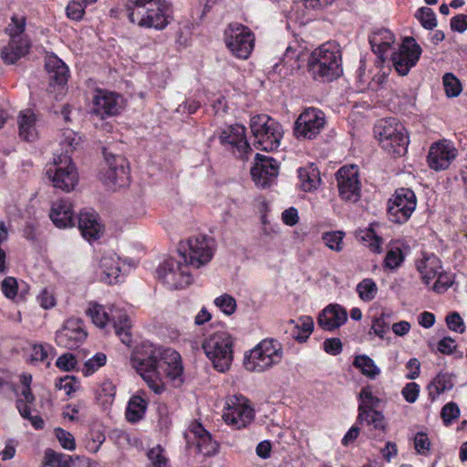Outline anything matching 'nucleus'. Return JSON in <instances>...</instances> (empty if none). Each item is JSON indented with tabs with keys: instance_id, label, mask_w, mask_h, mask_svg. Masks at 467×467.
Listing matches in <instances>:
<instances>
[{
	"instance_id": "f257e3e1",
	"label": "nucleus",
	"mask_w": 467,
	"mask_h": 467,
	"mask_svg": "<svg viewBox=\"0 0 467 467\" xmlns=\"http://www.w3.org/2000/svg\"><path fill=\"white\" fill-rule=\"evenodd\" d=\"M130 363L149 388L157 394L164 389V376L178 386L183 381L182 358L172 348L144 343L141 348L132 355Z\"/></svg>"
},
{
	"instance_id": "f03ea898",
	"label": "nucleus",
	"mask_w": 467,
	"mask_h": 467,
	"mask_svg": "<svg viewBox=\"0 0 467 467\" xmlns=\"http://www.w3.org/2000/svg\"><path fill=\"white\" fill-rule=\"evenodd\" d=\"M308 71L316 80L327 82L337 78L343 72L341 53L334 43H326L309 54Z\"/></svg>"
},
{
	"instance_id": "7ed1b4c3",
	"label": "nucleus",
	"mask_w": 467,
	"mask_h": 467,
	"mask_svg": "<svg viewBox=\"0 0 467 467\" xmlns=\"http://www.w3.org/2000/svg\"><path fill=\"white\" fill-rule=\"evenodd\" d=\"M374 133L382 149L394 158L407 152L409 136L404 126L396 119L379 120L374 127Z\"/></svg>"
},
{
	"instance_id": "20e7f679",
	"label": "nucleus",
	"mask_w": 467,
	"mask_h": 467,
	"mask_svg": "<svg viewBox=\"0 0 467 467\" xmlns=\"http://www.w3.org/2000/svg\"><path fill=\"white\" fill-rule=\"evenodd\" d=\"M283 354V348L277 340L265 338L245 353L244 366L250 372L261 373L279 364Z\"/></svg>"
},
{
	"instance_id": "39448f33",
	"label": "nucleus",
	"mask_w": 467,
	"mask_h": 467,
	"mask_svg": "<svg viewBox=\"0 0 467 467\" xmlns=\"http://www.w3.org/2000/svg\"><path fill=\"white\" fill-rule=\"evenodd\" d=\"M250 129L257 150L272 151L276 150L283 138L282 126L268 115H256L250 119Z\"/></svg>"
},
{
	"instance_id": "423d86ee",
	"label": "nucleus",
	"mask_w": 467,
	"mask_h": 467,
	"mask_svg": "<svg viewBox=\"0 0 467 467\" xmlns=\"http://www.w3.org/2000/svg\"><path fill=\"white\" fill-rule=\"evenodd\" d=\"M25 27L26 17L14 15L11 18V23L5 29L10 36V40L7 45L3 47L0 52V57L4 63L7 65L15 64L28 53L30 43L24 35Z\"/></svg>"
},
{
	"instance_id": "0eeeda50",
	"label": "nucleus",
	"mask_w": 467,
	"mask_h": 467,
	"mask_svg": "<svg viewBox=\"0 0 467 467\" xmlns=\"http://www.w3.org/2000/svg\"><path fill=\"white\" fill-rule=\"evenodd\" d=\"M171 16V6L167 0L148 2V5L134 8L129 13V18L132 23L158 30L167 26Z\"/></svg>"
},
{
	"instance_id": "6e6552de",
	"label": "nucleus",
	"mask_w": 467,
	"mask_h": 467,
	"mask_svg": "<svg viewBox=\"0 0 467 467\" xmlns=\"http://www.w3.org/2000/svg\"><path fill=\"white\" fill-rule=\"evenodd\" d=\"M215 250V241L207 235H197L181 242L178 251L183 261L200 268L209 263Z\"/></svg>"
},
{
	"instance_id": "1a4fd4ad",
	"label": "nucleus",
	"mask_w": 467,
	"mask_h": 467,
	"mask_svg": "<svg viewBox=\"0 0 467 467\" xmlns=\"http://www.w3.org/2000/svg\"><path fill=\"white\" fill-rule=\"evenodd\" d=\"M207 358L214 368L225 372L233 361V338L226 332H217L209 337L202 344Z\"/></svg>"
},
{
	"instance_id": "9d476101",
	"label": "nucleus",
	"mask_w": 467,
	"mask_h": 467,
	"mask_svg": "<svg viewBox=\"0 0 467 467\" xmlns=\"http://www.w3.org/2000/svg\"><path fill=\"white\" fill-rule=\"evenodd\" d=\"M86 312L99 327H104L109 322H112L115 333L121 342L126 346L131 344V322L127 315L120 313L109 315L103 306L98 304L90 305Z\"/></svg>"
},
{
	"instance_id": "9b49d317",
	"label": "nucleus",
	"mask_w": 467,
	"mask_h": 467,
	"mask_svg": "<svg viewBox=\"0 0 467 467\" xmlns=\"http://www.w3.org/2000/svg\"><path fill=\"white\" fill-rule=\"evenodd\" d=\"M105 167L100 171V178L103 182L111 188H122L130 182V169L126 158L116 155L106 149L103 150Z\"/></svg>"
},
{
	"instance_id": "f8f14e48",
	"label": "nucleus",
	"mask_w": 467,
	"mask_h": 467,
	"mask_svg": "<svg viewBox=\"0 0 467 467\" xmlns=\"http://www.w3.org/2000/svg\"><path fill=\"white\" fill-rule=\"evenodd\" d=\"M224 40L231 52L242 59L248 58L254 46L253 32L239 23H232L227 26L224 31Z\"/></svg>"
},
{
	"instance_id": "ddd939ff",
	"label": "nucleus",
	"mask_w": 467,
	"mask_h": 467,
	"mask_svg": "<svg viewBox=\"0 0 467 467\" xmlns=\"http://www.w3.org/2000/svg\"><path fill=\"white\" fill-rule=\"evenodd\" d=\"M47 174L55 188L67 192L74 190L78 182L77 169L69 155H56L54 168H49Z\"/></svg>"
},
{
	"instance_id": "4468645a",
	"label": "nucleus",
	"mask_w": 467,
	"mask_h": 467,
	"mask_svg": "<svg viewBox=\"0 0 467 467\" xmlns=\"http://www.w3.org/2000/svg\"><path fill=\"white\" fill-rule=\"evenodd\" d=\"M189 265L174 258L166 259L157 269L158 277L170 289L185 288L192 282Z\"/></svg>"
},
{
	"instance_id": "2eb2a0df",
	"label": "nucleus",
	"mask_w": 467,
	"mask_h": 467,
	"mask_svg": "<svg viewBox=\"0 0 467 467\" xmlns=\"http://www.w3.org/2000/svg\"><path fill=\"white\" fill-rule=\"evenodd\" d=\"M417 205L414 192L409 188L398 189L389 201L388 213L389 220L403 223L409 220Z\"/></svg>"
},
{
	"instance_id": "dca6fc26",
	"label": "nucleus",
	"mask_w": 467,
	"mask_h": 467,
	"mask_svg": "<svg viewBox=\"0 0 467 467\" xmlns=\"http://www.w3.org/2000/svg\"><path fill=\"white\" fill-rule=\"evenodd\" d=\"M421 53L422 49L416 40L411 36H407L399 49L392 53V66L399 75L406 76L416 66Z\"/></svg>"
},
{
	"instance_id": "f3484780",
	"label": "nucleus",
	"mask_w": 467,
	"mask_h": 467,
	"mask_svg": "<svg viewBox=\"0 0 467 467\" xmlns=\"http://www.w3.org/2000/svg\"><path fill=\"white\" fill-rule=\"evenodd\" d=\"M325 113L316 108H309L302 112L295 122L294 133L297 139L312 140L324 129Z\"/></svg>"
},
{
	"instance_id": "a211bd4d",
	"label": "nucleus",
	"mask_w": 467,
	"mask_h": 467,
	"mask_svg": "<svg viewBox=\"0 0 467 467\" xmlns=\"http://www.w3.org/2000/svg\"><path fill=\"white\" fill-rule=\"evenodd\" d=\"M361 400L358 406V421L360 424L372 425L374 429L384 431L385 419L381 412L374 410L378 407L379 400L373 396L369 388H363L359 393Z\"/></svg>"
},
{
	"instance_id": "6ab92c4d",
	"label": "nucleus",
	"mask_w": 467,
	"mask_h": 467,
	"mask_svg": "<svg viewBox=\"0 0 467 467\" xmlns=\"http://www.w3.org/2000/svg\"><path fill=\"white\" fill-rule=\"evenodd\" d=\"M339 196L348 202H356L360 198V182L357 165H346L336 172Z\"/></svg>"
},
{
	"instance_id": "aec40b11",
	"label": "nucleus",
	"mask_w": 467,
	"mask_h": 467,
	"mask_svg": "<svg viewBox=\"0 0 467 467\" xmlns=\"http://www.w3.org/2000/svg\"><path fill=\"white\" fill-rule=\"evenodd\" d=\"M223 418L224 421L235 430L245 428L254 418V411L244 397H234V400L228 403Z\"/></svg>"
},
{
	"instance_id": "412c9836",
	"label": "nucleus",
	"mask_w": 467,
	"mask_h": 467,
	"mask_svg": "<svg viewBox=\"0 0 467 467\" xmlns=\"http://www.w3.org/2000/svg\"><path fill=\"white\" fill-rule=\"evenodd\" d=\"M87 336L82 320L68 318L62 328L56 333V342L59 347L74 349L84 343Z\"/></svg>"
},
{
	"instance_id": "4be33fe9",
	"label": "nucleus",
	"mask_w": 467,
	"mask_h": 467,
	"mask_svg": "<svg viewBox=\"0 0 467 467\" xmlns=\"http://www.w3.org/2000/svg\"><path fill=\"white\" fill-rule=\"evenodd\" d=\"M124 107L120 95L99 89L93 98V113L101 119L119 114Z\"/></svg>"
},
{
	"instance_id": "5701e85b",
	"label": "nucleus",
	"mask_w": 467,
	"mask_h": 467,
	"mask_svg": "<svg viewBox=\"0 0 467 467\" xmlns=\"http://www.w3.org/2000/svg\"><path fill=\"white\" fill-rule=\"evenodd\" d=\"M254 166L251 169V175L255 184L265 188L278 175V162L272 157L256 153Z\"/></svg>"
},
{
	"instance_id": "b1692460",
	"label": "nucleus",
	"mask_w": 467,
	"mask_h": 467,
	"mask_svg": "<svg viewBox=\"0 0 467 467\" xmlns=\"http://www.w3.org/2000/svg\"><path fill=\"white\" fill-rule=\"evenodd\" d=\"M457 150L447 140L433 143L428 153L429 166L435 171H443L449 168L457 156Z\"/></svg>"
},
{
	"instance_id": "393cba45",
	"label": "nucleus",
	"mask_w": 467,
	"mask_h": 467,
	"mask_svg": "<svg viewBox=\"0 0 467 467\" xmlns=\"http://www.w3.org/2000/svg\"><path fill=\"white\" fill-rule=\"evenodd\" d=\"M245 127L240 124L232 125L224 129L220 135V141L223 145H230L234 153L241 159L246 157L251 147L245 136Z\"/></svg>"
},
{
	"instance_id": "a878e982",
	"label": "nucleus",
	"mask_w": 467,
	"mask_h": 467,
	"mask_svg": "<svg viewBox=\"0 0 467 467\" xmlns=\"http://www.w3.org/2000/svg\"><path fill=\"white\" fill-rule=\"evenodd\" d=\"M347 320V310L340 305L331 304L322 310L317 322L324 330L332 331L341 327Z\"/></svg>"
},
{
	"instance_id": "bb28decb",
	"label": "nucleus",
	"mask_w": 467,
	"mask_h": 467,
	"mask_svg": "<svg viewBox=\"0 0 467 467\" xmlns=\"http://www.w3.org/2000/svg\"><path fill=\"white\" fill-rule=\"evenodd\" d=\"M49 217L58 228H67L74 225V212L72 203L67 200H58L52 204Z\"/></svg>"
},
{
	"instance_id": "cd10ccee",
	"label": "nucleus",
	"mask_w": 467,
	"mask_h": 467,
	"mask_svg": "<svg viewBox=\"0 0 467 467\" xmlns=\"http://www.w3.org/2000/svg\"><path fill=\"white\" fill-rule=\"evenodd\" d=\"M78 229L87 240H97L100 237L102 228L94 211L81 212L78 214Z\"/></svg>"
},
{
	"instance_id": "c85d7f7f",
	"label": "nucleus",
	"mask_w": 467,
	"mask_h": 467,
	"mask_svg": "<svg viewBox=\"0 0 467 467\" xmlns=\"http://www.w3.org/2000/svg\"><path fill=\"white\" fill-rule=\"evenodd\" d=\"M45 67L48 74L50 85L62 86L67 82L68 68L57 56H47L46 57Z\"/></svg>"
},
{
	"instance_id": "c756f323",
	"label": "nucleus",
	"mask_w": 467,
	"mask_h": 467,
	"mask_svg": "<svg viewBox=\"0 0 467 467\" xmlns=\"http://www.w3.org/2000/svg\"><path fill=\"white\" fill-rule=\"evenodd\" d=\"M101 279L109 285L119 282L120 273L119 258L115 254H104L99 262Z\"/></svg>"
},
{
	"instance_id": "7c9ffc66",
	"label": "nucleus",
	"mask_w": 467,
	"mask_h": 467,
	"mask_svg": "<svg viewBox=\"0 0 467 467\" xmlns=\"http://www.w3.org/2000/svg\"><path fill=\"white\" fill-rule=\"evenodd\" d=\"M394 42V35L386 28L377 29L369 36L371 48L381 60H384V55L389 51Z\"/></svg>"
},
{
	"instance_id": "2f4dec72",
	"label": "nucleus",
	"mask_w": 467,
	"mask_h": 467,
	"mask_svg": "<svg viewBox=\"0 0 467 467\" xmlns=\"http://www.w3.org/2000/svg\"><path fill=\"white\" fill-rule=\"evenodd\" d=\"M191 432L197 438V448L205 456L214 455L219 448L218 443L213 440L212 435L202 427L201 423H193Z\"/></svg>"
},
{
	"instance_id": "473e14b6",
	"label": "nucleus",
	"mask_w": 467,
	"mask_h": 467,
	"mask_svg": "<svg viewBox=\"0 0 467 467\" xmlns=\"http://www.w3.org/2000/svg\"><path fill=\"white\" fill-rule=\"evenodd\" d=\"M309 54L300 46L286 47L282 58L281 64L290 72L298 70L302 67L303 62L308 63Z\"/></svg>"
},
{
	"instance_id": "72a5a7b5",
	"label": "nucleus",
	"mask_w": 467,
	"mask_h": 467,
	"mask_svg": "<svg viewBox=\"0 0 467 467\" xmlns=\"http://www.w3.org/2000/svg\"><path fill=\"white\" fill-rule=\"evenodd\" d=\"M287 326L293 338L298 342H305L313 331L314 321L312 317L305 316L297 320L290 319Z\"/></svg>"
},
{
	"instance_id": "f704fd0d",
	"label": "nucleus",
	"mask_w": 467,
	"mask_h": 467,
	"mask_svg": "<svg viewBox=\"0 0 467 467\" xmlns=\"http://www.w3.org/2000/svg\"><path fill=\"white\" fill-rule=\"evenodd\" d=\"M19 136L26 141H33L36 138V116L29 110L21 111L18 116Z\"/></svg>"
},
{
	"instance_id": "c9c22d12",
	"label": "nucleus",
	"mask_w": 467,
	"mask_h": 467,
	"mask_svg": "<svg viewBox=\"0 0 467 467\" xmlns=\"http://www.w3.org/2000/svg\"><path fill=\"white\" fill-rule=\"evenodd\" d=\"M298 177L301 188L305 192L316 190L321 182L319 171L314 164L300 168L298 170Z\"/></svg>"
},
{
	"instance_id": "e433bc0d",
	"label": "nucleus",
	"mask_w": 467,
	"mask_h": 467,
	"mask_svg": "<svg viewBox=\"0 0 467 467\" xmlns=\"http://www.w3.org/2000/svg\"><path fill=\"white\" fill-rule=\"evenodd\" d=\"M452 387L453 382L451 375L439 373L427 387L429 397L431 400H435L440 394L451 389Z\"/></svg>"
},
{
	"instance_id": "4c0bfd02",
	"label": "nucleus",
	"mask_w": 467,
	"mask_h": 467,
	"mask_svg": "<svg viewBox=\"0 0 467 467\" xmlns=\"http://www.w3.org/2000/svg\"><path fill=\"white\" fill-rule=\"evenodd\" d=\"M147 401L140 396H132L128 403L126 418L130 422H137L141 420L146 412Z\"/></svg>"
},
{
	"instance_id": "58836bf2",
	"label": "nucleus",
	"mask_w": 467,
	"mask_h": 467,
	"mask_svg": "<svg viewBox=\"0 0 467 467\" xmlns=\"http://www.w3.org/2000/svg\"><path fill=\"white\" fill-rule=\"evenodd\" d=\"M417 268L421 274L423 282L429 285L441 269L440 260L435 255L428 256L424 261L418 263Z\"/></svg>"
},
{
	"instance_id": "ea45409f",
	"label": "nucleus",
	"mask_w": 467,
	"mask_h": 467,
	"mask_svg": "<svg viewBox=\"0 0 467 467\" xmlns=\"http://www.w3.org/2000/svg\"><path fill=\"white\" fill-rule=\"evenodd\" d=\"M353 365L358 368L364 376L371 379H374L380 373V369L376 366L373 359L367 355L357 356Z\"/></svg>"
},
{
	"instance_id": "a19ab883",
	"label": "nucleus",
	"mask_w": 467,
	"mask_h": 467,
	"mask_svg": "<svg viewBox=\"0 0 467 467\" xmlns=\"http://www.w3.org/2000/svg\"><path fill=\"white\" fill-rule=\"evenodd\" d=\"M70 456L47 450L42 467H69Z\"/></svg>"
},
{
	"instance_id": "79ce46f5",
	"label": "nucleus",
	"mask_w": 467,
	"mask_h": 467,
	"mask_svg": "<svg viewBox=\"0 0 467 467\" xmlns=\"http://www.w3.org/2000/svg\"><path fill=\"white\" fill-rule=\"evenodd\" d=\"M81 137L72 130H65L62 132L60 139V145L63 147L65 152L60 155H68L80 144Z\"/></svg>"
},
{
	"instance_id": "37998d69",
	"label": "nucleus",
	"mask_w": 467,
	"mask_h": 467,
	"mask_svg": "<svg viewBox=\"0 0 467 467\" xmlns=\"http://www.w3.org/2000/svg\"><path fill=\"white\" fill-rule=\"evenodd\" d=\"M357 291L363 301L369 302L375 298L378 287L372 279L367 278L357 285Z\"/></svg>"
},
{
	"instance_id": "c03bdc74",
	"label": "nucleus",
	"mask_w": 467,
	"mask_h": 467,
	"mask_svg": "<svg viewBox=\"0 0 467 467\" xmlns=\"http://www.w3.org/2000/svg\"><path fill=\"white\" fill-rule=\"evenodd\" d=\"M404 261V254L398 246L390 247L384 260V266L390 270H395L401 265Z\"/></svg>"
},
{
	"instance_id": "a18cd8bd",
	"label": "nucleus",
	"mask_w": 467,
	"mask_h": 467,
	"mask_svg": "<svg viewBox=\"0 0 467 467\" xmlns=\"http://www.w3.org/2000/svg\"><path fill=\"white\" fill-rule=\"evenodd\" d=\"M415 16L425 29L431 30L437 26L435 13L430 7H420Z\"/></svg>"
},
{
	"instance_id": "49530a36",
	"label": "nucleus",
	"mask_w": 467,
	"mask_h": 467,
	"mask_svg": "<svg viewBox=\"0 0 467 467\" xmlns=\"http://www.w3.org/2000/svg\"><path fill=\"white\" fill-rule=\"evenodd\" d=\"M107 357L104 353H97L91 358L88 359L82 368L84 376L88 377L96 372L99 368L106 364Z\"/></svg>"
},
{
	"instance_id": "de8ad7c7",
	"label": "nucleus",
	"mask_w": 467,
	"mask_h": 467,
	"mask_svg": "<svg viewBox=\"0 0 467 467\" xmlns=\"http://www.w3.org/2000/svg\"><path fill=\"white\" fill-rule=\"evenodd\" d=\"M345 234L341 231H335L330 233H326L323 234V240L326 245L337 252H340L343 249V238Z\"/></svg>"
},
{
	"instance_id": "09e8293b",
	"label": "nucleus",
	"mask_w": 467,
	"mask_h": 467,
	"mask_svg": "<svg viewBox=\"0 0 467 467\" xmlns=\"http://www.w3.org/2000/svg\"><path fill=\"white\" fill-rule=\"evenodd\" d=\"M148 458L150 462V467H170L169 460L164 454V450L160 445L149 451Z\"/></svg>"
},
{
	"instance_id": "8fccbe9b",
	"label": "nucleus",
	"mask_w": 467,
	"mask_h": 467,
	"mask_svg": "<svg viewBox=\"0 0 467 467\" xmlns=\"http://www.w3.org/2000/svg\"><path fill=\"white\" fill-rule=\"evenodd\" d=\"M443 86L446 95L449 98H454L462 92V85L458 78L451 73H446L443 77Z\"/></svg>"
},
{
	"instance_id": "3c124183",
	"label": "nucleus",
	"mask_w": 467,
	"mask_h": 467,
	"mask_svg": "<svg viewBox=\"0 0 467 467\" xmlns=\"http://www.w3.org/2000/svg\"><path fill=\"white\" fill-rule=\"evenodd\" d=\"M16 408L20 415L24 419H27L36 430H41L44 428L43 419L40 416H32L28 406L24 404L22 401H16Z\"/></svg>"
},
{
	"instance_id": "603ef678",
	"label": "nucleus",
	"mask_w": 467,
	"mask_h": 467,
	"mask_svg": "<svg viewBox=\"0 0 467 467\" xmlns=\"http://www.w3.org/2000/svg\"><path fill=\"white\" fill-rule=\"evenodd\" d=\"M214 304L224 314H226L228 316L232 315L236 309L235 299L227 294H224V295L220 296L217 298H215Z\"/></svg>"
},
{
	"instance_id": "864d4df0",
	"label": "nucleus",
	"mask_w": 467,
	"mask_h": 467,
	"mask_svg": "<svg viewBox=\"0 0 467 467\" xmlns=\"http://www.w3.org/2000/svg\"><path fill=\"white\" fill-rule=\"evenodd\" d=\"M460 416V409L455 402H449L443 406L441 411V417L446 426L450 425L453 420Z\"/></svg>"
},
{
	"instance_id": "5fc2aeb1",
	"label": "nucleus",
	"mask_w": 467,
	"mask_h": 467,
	"mask_svg": "<svg viewBox=\"0 0 467 467\" xmlns=\"http://www.w3.org/2000/svg\"><path fill=\"white\" fill-rule=\"evenodd\" d=\"M67 16L71 20L79 21L85 14V8L78 0H72L66 8Z\"/></svg>"
},
{
	"instance_id": "6e6d98bb",
	"label": "nucleus",
	"mask_w": 467,
	"mask_h": 467,
	"mask_svg": "<svg viewBox=\"0 0 467 467\" xmlns=\"http://www.w3.org/2000/svg\"><path fill=\"white\" fill-rule=\"evenodd\" d=\"M55 432L60 445L64 449L73 451L76 448L75 439L71 433L60 428L56 429Z\"/></svg>"
},
{
	"instance_id": "4d7b16f0",
	"label": "nucleus",
	"mask_w": 467,
	"mask_h": 467,
	"mask_svg": "<svg viewBox=\"0 0 467 467\" xmlns=\"http://www.w3.org/2000/svg\"><path fill=\"white\" fill-rule=\"evenodd\" d=\"M386 317H389V316L383 313L380 317H376L373 320V324L371 326L373 333L381 338L389 327V323L386 321Z\"/></svg>"
},
{
	"instance_id": "13d9d810",
	"label": "nucleus",
	"mask_w": 467,
	"mask_h": 467,
	"mask_svg": "<svg viewBox=\"0 0 467 467\" xmlns=\"http://www.w3.org/2000/svg\"><path fill=\"white\" fill-rule=\"evenodd\" d=\"M446 323L448 327L452 331L463 333L465 330L463 320L457 312L448 315L446 317Z\"/></svg>"
},
{
	"instance_id": "bf43d9fd",
	"label": "nucleus",
	"mask_w": 467,
	"mask_h": 467,
	"mask_svg": "<svg viewBox=\"0 0 467 467\" xmlns=\"http://www.w3.org/2000/svg\"><path fill=\"white\" fill-rule=\"evenodd\" d=\"M77 380L72 376H66L58 379L56 382V388L58 389H64L67 395H70L77 389Z\"/></svg>"
},
{
	"instance_id": "052dcab7",
	"label": "nucleus",
	"mask_w": 467,
	"mask_h": 467,
	"mask_svg": "<svg viewBox=\"0 0 467 467\" xmlns=\"http://www.w3.org/2000/svg\"><path fill=\"white\" fill-rule=\"evenodd\" d=\"M76 364V358L71 353H66L61 355L56 361L57 367L64 371H70L74 369Z\"/></svg>"
},
{
	"instance_id": "680f3d73",
	"label": "nucleus",
	"mask_w": 467,
	"mask_h": 467,
	"mask_svg": "<svg viewBox=\"0 0 467 467\" xmlns=\"http://www.w3.org/2000/svg\"><path fill=\"white\" fill-rule=\"evenodd\" d=\"M401 393L406 401L413 403L419 397L420 386L415 382L408 383L402 389Z\"/></svg>"
},
{
	"instance_id": "e2e57ef3",
	"label": "nucleus",
	"mask_w": 467,
	"mask_h": 467,
	"mask_svg": "<svg viewBox=\"0 0 467 467\" xmlns=\"http://www.w3.org/2000/svg\"><path fill=\"white\" fill-rule=\"evenodd\" d=\"M324 350L330 355L336 356L342 351L341 340L337 337L327 338L323 343Z\"/></svg>"
},
{
	"instance_id": "0e129e2a",
	"label": "nucleus",
	"mask_w": 467,
	"mask_h": 467,
	"mask_svg": "<svg viewBox=\"0 0 467 467\" xmlns=\"http://www.w3.org/2000/svg\"><path fill=\"white\" fill-rule=\"evenodd\" d=\"M2 290L8 298H13L17 294V283L13 277H6L2 282Z\"/></svg>"
},
{
	"instance_id": "69168bd1",
	"label": "nucleus",
	"mask_w": 467,
	"mask_h": 467,
	"mask_svg": "<svg viewBox=\"0 0 467 467\" xmlns=\"http://www.w3.org/2000/svg\"><path fill=\"white\" fill-rule=\"evenodd\" d=\"M414 445L418 452L425 453L430 450L431 442L425 433L418 432L414 438Z\"/></svg>"
},
{
	"instance_id": "338daca9",
	"label": "nucleus",
	"mask_w": 467,
	"mask_h": 467,
	"mask_svg": "<svg viewBox=\"0 0 467 467\" xmlns=\"http://www.w3.org/2000/svg\"><path fill=\"white\" fill-rule=\"evenodd\" d=\"M37 300L40 306L45 309L52 308L56 305V299L53 294L47 289L42 290L37 296Z\"/></svg>"
},
{
	"instance_id": "774afa93",
	"label": "nucleus",
	"mask_w": 467,
	"mask_h": 467,
	"mask_svg": "<svg viewBox=\"0 0 467 467\" xmlns=\"http://www.w3.org/2000/svg\"><path fill=\"white\" fill-rule=\"evenodd\" d=\"M451 27L460 33L467 29V15H457L451 19Z\"/></svg>"
}]
</instances>
